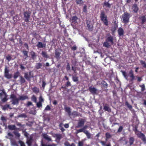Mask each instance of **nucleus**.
<instances>
[{
    "label": "nucleus",
    "mask_w": 146,
    "mask_h": 146,
    "mask_svg": "<svg viewBox=\"0 0 146 146\" xmlns=\"http://www.w3.org/2000/svg\"><path fill=\"white\" fill-rule=\"evenodd\" d=\"M111 45L113 44V36L110 35V34H108L106 36V41L103 44V46L107 48H109Z\"/></svg>",
    "instance_id": "f257e3e1"
},
{
    "label": "nucleus",
    "mask_w": 146,
    "mask_h": 146,
    "mask_svg": "<svg viewBox=\"0 0 146 146\" xmlns=\"http://www.w3.org/2000/svg\"><path fill=\"white\" fill-rule=\"evenodd\" d=\"M131 17L130 14L127 12H124L122 15V21L124 24H127L129 21V19Z\"/></svg>",
    "instance_id": "f03ea898"
},
{
    "label": "nucleus",
    "mask_w": 146,
    "mask_h": 146,
    "mask_svg": "<svg viewBox=\"0 0 146 146\" xmlns=\"http://www.w3.org/2000/svg\"><path fill=\"white\" fill-rule=\"evenodd\" d=\"M100 18L101 20L103 22L104 24L106 26H108V23L107 19V17L105 14V12L103 11H101Z\"/></svg>",
    "instance_id": "7ed1b4c3"
},
{
    "label": "nucleus",
    "mask_w": 146,
    "mask_h": 146,
    "mask_svg": "<svg viewBox=\"0 0 146 146\" xmlns=\"http://www.w3.org/2000/svg\"><path fill=\"white\" fill-rule=\"evenodd\" d=\"M10 98L11 99L12 104L13 105L18 104L19 103V98H17L16 96L13 94L10 95Z\"/></svg>",
    "instance_id": "20e7f679"
},
{
    "label": "nucleus",
    "mask_w": 146,
    "mask_h": 146,
    "mask_svg": "<svg viewBox=\"0 0 146 146\" xmlns=\"http://www.w3.org/2000/svg\"><path fill=\"white\" fill-rule=\"evenodd\" d=\"M31 12L29 11H25L23 13L24 18L25 22H29Z\"/></svg>",
    "instance_id": "39448f33"
},
{
    "label": "nucleus",
    "mask_w": 146,
    "mask_h": 146,
    "mask_svg": "<svg viewBox=\"0 0 146 146\" xmlns=\"http://www.w3.org/2000/svg\"><path fill=\"white\" fill-rule=\"evenodd\" d=\"M7 97V95L4 90L2 91V93H0V98L2 102H5L8 100Z\"/></svg>",
    "instance_id": "423d86ee"
},
{
    "label": "nucleus",
    "mask_w": 146,
    "mask_h": 146,
    "mask_svg": "<svg viewBox=\"0 0 146 146\" xmlns=\"http://www.w3.org/2000/svg\"><path fill=\"white\" fill-rule=\"evenodd\" d=\"M128 75L130 78L129 80V82L133 83V80H135V76H134L133 71L132 70L129 71Z\"/></svg>",
    "instance_id": "0eeeda50"
},
{
    "label": "nucleus",
    "mask_w": 146,
    "mask_h": 146,
    "mask_svg": "<svg viewBox=\"0 0 146 146\" xmlns=\"http://www.w3.org/2000/svg\"><path fill=\"white\" fill-rule=\"evenodd\" d=\"M85 123V120L84 119H81V120H80L78 123L77 125L76 126V128H79L83 126Z\"/></svg>",
    "instance_id": "6e6552de"
},
{
    "label": "nucleus",
    "mask_w": 146,
    "mask_h": 146,
    "mask_svg": "<svg viewBox=\"0 0 146 146\" xmlns=\"http://www.w3.org/2000/svg\"><path fill=\"white\" fill-rule=\"evenodd\" d=\"M86 23L88 30L90 31H92L93 30V26L91 24V22L89 20H86Z\"/></svg>",
    "instance_id": "1a4fd4ad"
},
{
    "label": "nucleus",
    "mask_w": 146,
    "mask_h": 146,
    "mask_svg": "<svg viewBox=\"0 0 146 146\" xmlns=\"http://www.w3.org/2000/svg\"><path fill=\"white\" fill-rule=\"evenodd\" d=\"M55 57L57 60H58L60 58V55L61 52L60 50L58 49H56L55 51Z\"/></svg>",
    "instance_id": "9d476101"
},
{
    "label": "nucleus",
    "mask_w": 146,
    "mask_h": 146,
    "mask_svg": "<svg viewBox=\"0 0 146 146\" xmlns=\"http://www.w3.org/2000/svg\"><path fill=\"white\" fill-rule=\"evenodd\" d=\"M88 90L93 95L97 94V92L98 91V90L94 87H92L91 86L89 88Z\"/></svg>",
    "instance_id": "9b49d317"
},
{
    "label": "nucleus",
    "mask_w": 146,
    "mask_h": 146,
    "mask_svg": "<svg viewBox=\"0 0 146 146\" xmlns=\"http://www.w3.org/2000/svg\"><path fill=\"white\" fill-rule=\"evenodd\" d=\"M137 135L138 137L141 138L143 142L146 141V137L144 134L140 132L139 133L137 134Z\"/></svg>",
    "instance_id": "f8f14e48"
},
{
    "label": "nucleus",
    "mask_w": 146,
    "mask_h": 146,
    "mask_svg": "<svg viewBox=\"0 0 146 146\" xmlns=\"http://www.w3.org/2000/svg\"><path fill=\"white\" fill-rule=\"evenodd\" d=\"M31 72H30L28 74V72H26L24 74V77L27 80L30 81L31 77H33V76H31Z\"/></svg>",
    "instance_id": "ddd939ff"
},
{
    "label": "nucleus",
    "mask_w": 146,
    "mask_h": 146,
    "mask_svg": "<svg viewBox=\"0 0 146 146\" xmlns=\"http://www.w3.org/2000/svg\"><path fill=\"white\" fill-rule=\"evenodd\" d=\"M139 19L141 21V24L142 25L146 22V18L145 16H140L139 17Z\"/></svg>",
    "instance_id": "4468645a"
},
{
    "label": "nucleus",
    "mask_w": 146,
    "mask_h": 146,
    "mask_svg": "<svg viewBox=\"0 0 146 146\" xmlns=\"http://www.w3.org/2000/svg\"><path fill=\"white\" fill-rule=\"evenodd\" d=\"M132 9L135 13H137L139 10V8L137 5L136 4H133L132 5Z\"/></svg>",
    "instance_id": "2eb2a0df"
},
{
    "label": "nucleus",
    "mask_w": 146,
    "mask_h": 146,
    "mask_svg": "<svg viewBox=\"0 0 146 146\" xmlns=\"http://www.w3.org/2000/svg\"><path fill=\"white\" fill-rule=\"evenodd\" d=\"M118 33L119 36H122L124 34V31L123 29L121 28H119L118 30Z\"/></svg>",
    "instance_id": "dca6fc26"
},
{
    "label": "nucleus",
    "mask_w": 146,
    "mask_h": 146,
    "mask_svg": "<svg viewBox=\"0 0 146 146\" xmlns=\"http://www.w3.org/2000/svg\"><path fill=\"white\" fill-rule=\"evenodd\" d=\"M64 109L65 111L68 114V115H70L71 111V109L70 107H67L66 106L64 107Z\"/></svg>",
    "instance_id": "f3484780"
},
{
    "label": "nucleus",
    "mask_w": 146,
    "mask_h": 146,
    "mask_svg": "<svg viewBox=\"0 0 146 146\" xmlns=\"http://www.w3.org/2000/svg\"><path fill=\"white\" fill-rule=\"evenodd\" d=\"M104 109L106 111L108 112H110L111 110L110 108L109 107L108 105L106 104L104 107Z\"/></svg>",
    "instance_id": "a211bd4d"
},
{
    "label": "nucleus",
    "mask_w": 146,
    "mask_h": 146,
    "mask_svg": "<svg viewBox=\"0 0 146 146\" xmlns=\"http://www.w3.org/2000/svg\"><path fill=\"white\" fill-rule=\"evenodd\" d=\"M28 99V97L26 95H22L20 96L19 97V100L23 101L26 99Z\"/></svg>",
    "instance_id": "6ab92c4d"
},
{
    "label": "nucleus",
    "mask_w": 146,
    "mask_h": 146,
    "mask_svg": "<svg viewBox=\"0 0 146 146\" xmlns=\"http://www.w3.org/2000/svg\"><path fill=\"white\" fill-rule=\"evenodd\" d=\"M46 46L45 44H43L42 42H38V44L36 45L37 47L38 48H43L45 47Z\"/></svg>",
    "instance_id": "aec40b11"
},
{
    "label": "nucleus",
    "mask_w": 146,
    "mask_h": 146,
    "mask_svg": "<svg viewBox=\"0 0 146 146\" xmlns=\"http://www.w3.org/2000/svg\"><path fill=\"white\" fill-rule=\"evenodd\" d=\"M86 129H84L83 127L82 128L80 129H79L76 130V133H79L80 132H83L84 133H85L87 130H86Z\"/></svg>",
    "instance_id": "412c9836"
},
{
    "label": "nucleus",
    "mask_w": 146,
    "mask_h": 146,
    "mask_svg": "<svg viewBox=\"0 0 146 146\" xmlns=\"http://www.w3.org/2000/svg\"><path fill=\"white\" fill-rule=\"evenodd\" d=\"M41 54L44 58H49V56L47 54V53L46 52L42 51Z\"/></svg>",
    "instance_id": "4be33fe9"
},
{
    "label": "nucleus",
    "mask_w": 146,
    "mask_h": 146,
    "mask_svg": "<svg viewBox=\"0 0 146 146\" xmlns=\"http://www.w3.org/2000/svg\"><path fill=\"white\" fill-rule=\"evenodd\" d=\"M135 141L134 138L133 137H131L129 139V145H131L133 144Z\"/></svg>",
    "instance_id": "5701e85b"
},
{
    "label": "nucleus",
    "mask_w": 146,
    "mask_h": 146,
    "mask_svg": "<svg viewBox=\"0 0 146 146\" xmlns=\"http://www.w3.org/2000/svg\"><path fill=\"white\" fill-rule=\"evenodd\" d=\"M44 138L48 141H52V140L51 138L49 137L46 134H44L43 135Z\"/></svg>",
    "instance_id": "b1692460"
},
{
    "label": "nucleus",
    "mask_w": 146,
    "mask_h": 146,
    "mask_svg": "<svg viewBox=\"0 0 146 146\" xmlns=\"http://www.w3.org/2000/svg\"><path fill=\"white\" fill-rule=\"evenodd\" d=\"M8 127L9 129L11 130H16V127L14 125H9L8 126Z\"/></svg>",
    "instance_id": "393cba45"
},
{
    "label": "nucleus",
    "mask_w": 146,
    "mask_h": 146,
    "mask_svg": "<svg viewBox=\"0 0 146 146\" xmlns=\"http://www.w3.org/2000/svg\"><path fill=\"white\" fill-rule=\"evenodd\" d=\"M4 76L8 79H10L12 77L11 74H9V72L4 73Z\"/></svg>",
    "instance_id": "a878e982"
},
{
    "label": "nucleus",
    "mask_w": 146,
    "mask_h": 146,
    "mask_svg": "<svg viewBox=\"0 0 146 146\" xmlns=\"http://www.w3.org/2000/svg\"><path fill=\"white\" fill-rule=\"evenodd\" d=\"M78 19V17L76 16L72 17L71 18V20L72 23L75 24L77 23V20Z\"/></svg>",
    "instance_id": "bb28decb"
},
{
    "label": "nucleus",
    "mask_w": 146,
    "mask_h": 146,
    "mask_svg": "<svg viewBox=\"0 0 146 146\" xmlns=\"http://www.w3.org/2000/svg\"><path fill=\"white\" fill-rule=\"evenodd\" d=\"M32 90L33 92L36 94H37L39 92V89L35 87L32 88Z\"/></svg>",
    "instance_id": "cd10ccee"
},
{
    "label": "nucleus",
    "mask_w": 146,
    "mask_h": 146,
    "mask_svg": "<svg viewBox=\"0 0 146 146\" xmlns=\"http://www.w3.org/2000/svg\"><path fill=\"white\" fill-rule=\"evenodd\" d=\"M70 114V115H69V116H73L74 117H75L78 116V115L77 112L76 111H74L72 112H71Z\"/></svg>",
    "instance_id": "c85d7f7f"
},
{
    "label": "nucleus",
    "mask_w": 146,
    "mask_h": 146,
    "mask_svg": "<svg viewBox=\"0 0 146 146\" xmlns=\"http://www.w3.org/2000/svg\"><path fill=\"white\" fill-rule=\"evenodd\" d=\"M140 62L141 65L142 66L143 68H146V62L144 61L140 60Z\"/></svg>",
    "instance_id": "c756f323"
},
{
    "label": "nucleus",
    "mask_w": 146,
    "mask_h": 146,
    "mask_svg": "<svg viewBox=\"0 0 146 146\" xmlns=\"http://www.w3.org/2000/svg\"><path fill=\"white\" fill-rule=\"evenodd\" d=\"M20 81L21 84H23L25 82V78L22 76H20Z\"/></svg>",
    "instance_id": "7c9ffc66"
},
{
    "label": "nucleus",
    "mask_w": 146,
    "mask_h": 146,
    "mask_svg": "<svg viewBox=\"0 0 146 146\" xmlns=\"http://www.w3.org/2000/svg\"><path fill=\"white\" fill-rule=\"evenodd\" d=\"M104 5L109 8H110L111 7V5L108 2L105 1L104 3Z\"/></svg>",
    "instance_id": "2f4dec72"
},
{
    "label": "nucleus",
    "mask_w": 146,
    "mask_h": 146,
    "mask_svg": "<svg viewBox=\"0 0 146 146\" xmlns=\"http://www.w3.org/2000/svg\"><path fill=\"white\" fill-rule=\"evenodd\" d=\"M8 108H9L10 109H11L12 108L10 107V105L9 104H6L5 105L3 108V109L5 110H7Z\"/></svg>",
    "instance_id": "473e14b6"
},
{
    "label": "nucleus",
    "mask_w": 146,
    "mask_h": 146,
    "mask_svg": "<svg viewBox=\"0 0 146 146\" xmlns=\"http://www.w3.org/2000/svg\"><path fill=\"white\" fill-rule=\"evenodd\" d=\"M42 66V64L40 63H36L35 65V68L37 69H40Z\"/></svg>",
    "instance_id": "72a5a7b5"
},
{
    "label": "nucleus",
    "mask_w": 146,
    "mask_h": 146,
    "mask_svg": "<svg viewBox=\"0 0 146 146\" xmlns=\"http://www.w3.org/2000/svg\"><path fill=\"white\" fill-rule=\"evenodd\" d=\"M75 1L77 5H82L84 3V2L82 0H76Z\"/></svg>",
    "instance_id": "f704fd0d"
},
{
    "label": "nucleus",
    "mask_w": 146,
    "mask_h": 146,
    "mask_svg": "<svg viewBox=\"0 0 146 146\" xmlns=\"http://www.w3.org/2000/svg\"><path fill=\"white\" fill-rule=\"evenodd\" d=\"M101 83L104 87L105 88H107L108 87V84L104 80L102 81Z\"/></svg>",
    "instance_id": "c9c22d12"
},
{
    "label": "nucleus",
    "mask_w": 146,
    "mask_h": 146,
    "mask_svg": "<svg viewBox=\"0 0 146 146\" xmlns=\"http://www.w3.org/2000/svg\"><path fill=\"white\" fill-rule=\"evenodd\" d=\"M23 53L24 54V55L25 56V59H26L28 57V51L26 50H23Z\"/></svg>",
    "instance_id": "e433bc0d"
},
{
    "label": "nucleus",
    "mask_w": 146,
    "mask_h": 146,
    "mask_svg": "<svg viewBox=\"0 0 146 146\" xmlns=\"http://www.w3.org/2000/svg\"><path fill=\"white\" fill-rule=\"evenodd\" d=\"M125 105L130 110H131L132 108V106L131 105L129 104L127 101H126L125 102Z\"/></svg>",
    "instance_id": "4c0bfd02"
},
{
    "label": "nucleus",
    "mask_w": 146,
    "mask_h": 146,
    "mask_svg": "<svg viewBox=\"0 0 146 146\" xmlns=\"http://www.w3.org/2000/svg\"><path fill=\"white\" fill-rule=\"evenodd\" d=\"M121 72L122 73V74L125 78L127 80V78L128 77V76L127 75L126 73L124 71H121Z\"/></svg>",
    "instance_id": "58836bf2"
},
{
    "label": "nucleus",
    "mask_w": 146,
    "mask_h": 146,
    "mask_svg": "<svg viewBox=\"0 0 146 146\" xmlns=\"http://www.w3.org/2000/svg\"><path fill=\"white\" fill-rule=\"evenodd\" d=\"M55 136L56 139L58 140H60L62 138V135L60 134H56Z\"/></svg>",
    "instance_id": "ea45409f"
},
{
    "label": "nucleus",
    "mask_w": 146,
    "mask_h": 146,
    "mask_svg": "<svg viewBox=\"0 0 146 146\" xmlns=\"http://www.w3.org/2000/svg\"><path fill=\"white\" fill-rule=\"evenodd\" d=\"M85 134L86 135L88 139H90L91 137V134L88 131L85 133Z\"/></svg>",
    "instance_id": "a19ab883"
},
{
    "label": "nucleus",
    "mask_w": 146,
    "mask_h": 146,
    "mask_svg": "<svg viewBox=\"0 0 146 146\" xmlns=\"http://www.w3.org/2000/svg\"><path fill=\"white\" fill-rule=\"evenodd\" d=\"M139 86L141 88V91L143 92L145 90V86L144 84H142L139 85Z\"/></svg>",
    "instance_id": "79ce46f5"
},
{
    "label": "nucleus",
    "mask_w": 146,
    "mask_h": 146,
    "mask_svg": "<svg viewBox=\"0 0 146 146\" xmlns=\"http://www.w3.org/2000/svg\"><path fill=\"white\" fill-rule=\"evenodd\" d=\"M19 72L17 71L15 73L14 76L13 78L14 79H16L19 76Z\"/></svg>",
    "instance_id": "37998d69"
},
{
    "label": "nucleus",
    "mask_w": 146,
    "mask_h": 146,
    "mask_svg": "<svg viewBox=\"0 0 146 146\" xmlns=\"http://www.w3.org/2000/svg\"><path fill=\"white\" fill-rule=\"evenodd\" d=\"M31 100L35 102H36L37 99L36 97L34 95H33L31 98Z\"/></svg>",
    "instance_id": "c03bdc74"
},
{
    "label": "nucleus",
    "mask_w": 146,
    "mask_h": 146,
    "mask_svg": "<svg viewBox=\"0 0 146 146\" xmlns=\"http://www.w3.org/2000/svg\"><path fill=\"white\" fill-rule=\"evenodd\" d=\"M16 125L17 126L20 127L21 128H23L25 126V125L21 124L20 123L18 122H16Z\"/></svg>",
    "instance_id": "a18cd8bd"
},
{
    "label": "nucleus",
    "mask_w": 146,
    "mask_h": 146,
    "mask_svg": "<svg viewBox=\"0 0 146 146\" xmlns=\"http://www.w3.org/2000/svg\"><path fill=\"white\" fill-rule=\"evenodd\" d=\"M27 143L28 145V146H31L32 143V139L31 138H30L29 140L27 141Z\"/></svg>",
    "instance_id": "49530a36"
},
{
    "label": "nucleus",
    "mask_w": 146,
    "mask_h": 146,
    "mask_svg": "<svg viewBox=\"0 0 146 146\" xmlns=\"http://www.w3.org/2000/svg\"><path fill=\"white\" fill-rule=\"evenodd\" d=\"M72 79L74 82L78 81V77L77 76H73Z\"/></svg>",
    "instance_id": "de8ad7c7"
},
{
    "label": "nucleus",
    "mask_w": 146,
    "mask_h": 146,
    "mask_svg": "<svg viewBox=\"0 0 146 146\" xmlns=\"http://www.w3.org/2000/svg\"><path fill=\"white\" fill-rule=\"evenodd\" d=\"M19 117L25 118L27 117V115L25 113H22L18 116Z\"/></svg>",
    "instance_id": "09e8293b"
},
{
    "label": "nucleus",
    "mask_w": 146,
    "mask_h": 146,
    "mask_svg": "<svg viewBox=\"0 0 146 146\" xmlns=\"http://www.w3.org/2000/svg\"><path fill=\"white\" fill-rule=\"evenodd\" d=\"M13 133L17 137H19L20 135L19 133L17 131H14L13 132Z\"/></svg>",
    "instance_id": "8fccbe9b"
},
{
    "label": "nucleus",
    "mask_w": 146,
    "mask_h": 146,
    "mask_svg": "<svg viewBox=\"0 0 146 146\" xmlns=\"http://www.w3.org/2000/svg\"><path fill=\"white\" fill-rule=\"evenodd\" d=\"M106 137L107 139H109L111 137V135L109 133H106Z\"/></svg>",
    "instance_id": "3c124183"
},
{
    "label": "nucleus",
    "mask_w": 146,
    "mask_h": 146,
    "mask_svg": "<svg viewBox=\"0 0 146 146\" xmlns=\"http://www.w3.org/2000/svg\"><path fill=\"white\" fill-rule=\"evenodd\" d=\"M87 6L86 5H85L83 7V12L85 13H86L87 12Z\"/></svg>",
    "instance_id": "603ef678"
},
{
    "label": "nucleus",
    "mask_w": 146,
    "mask_h": 146,
    "mask_svg": "<svg viewBox=\"0 0 146 146\" xmlns=\"http://www.w3.org/2000/svg\"><path fill=\"white\" fill-rule=\"evenodd\" d=\"M31 56L32 59H34L36 56V54L34 52H32L31 53Z\"/></svg>",
    "instance_id": "864d4df0"
},
{
    "label": "nucleus",
    "mask_w": 146,
    "mask_h": 146,
    "mask_svg": "<svg viewBox=\"0 0 146 146\" xmlns=\"http://www.w3.org/2000/svg\"><path fill=\"white\" fill-rule=\"evenodd\" d=\"M39 102L42 103L44 102V100L42 96H40L39 98Z\"/></svg>",
    "instance_id": "5fc2aeb1"
},
{
    "label": "nucleus",
    "mask_w": 146,
    "mask_h": 146,
    "mask_svg": "<svg viewBox=\"0 0 146 146\" xmlns=\"http://www.w3.org/2000/svg\"><path fill=\"white\" fill-rule=\"evenodd\" d=\"M36 106L38 108H40L42 106V103L38 102H37L36 103Z\"/></svg>",
    "instance_id": "6e6d98bb"
},
{
    "label": "nucleus",
    "mask_w": 146,
    "mask_h": 146,
    "mask_svg": "<svg viewBox=\"0 0 146 146\" xmlns=\"http://www.w3.org/2000/svg\"><path fill=\"white\" fill-rule=\"evenodd\" d=\"M123 127H122V126H119V128L118 130H117V132L118 133H119V132H121L122 130L123 129Z\"/></svg>",
    "instance_id": "4d7b16f0"
},
{
    "label": "nucleus",
    "mask_w": 146,
    "mask_h": 146,
    "mask_svg": "<svg viewBox=\"0 0 146 146\" xmlns=\"http://www.w3.org/2000/svg\"><path fill=\"white\" fill-rule=\"evenodd\" d=\"M6 58L8 60V62H9L11 60L12 57L11 56L9 55L6 56Z\"/></svg>",
    "instance_id": "13d9d810"
},
{
    "label": "nucleus",
    "mask_w": 146,
    "mask_h": 146,
    "mask_svg": "<svg viewBox=\"0 0 146 146\" xmlns=\"http://www.w3.org/2000/svg\"><path fill=\"white\" fill-rule=\"evenodd\" d=\"M66 68L67 71L70 70V67L69 63H67V65L66 66Z\"/></svg>",
    "instance_id": "bf43d9fd"
},
{
    "label": "nucleus",
    "mask_w": 146,
    "mask_h": 146,
    "mask_svg": "<svg viewBox=\"0 0 146 146\" xmlns=\"http://www.w3.org/2000/svg\"><path fill=\"white\" fill-rule=\"evenodd\" d=\"M42 146H55L54 144H48L47 145L44 144L42 143Z\"/></svg>",
    "instance_id": "052dcab7"
},
{
    "label": "nucleus",
    "mask_w": 146,
    "mask_h": 146,
    "mask_svg": "<svg viewBox=\"0 0 146 146\" xmlns=\"http://www.w3.org/2000/svg\"><path fill=\"white\" fill-rule=\"evenodd\" d=\"M22 131L24 133V135L26 137H27L28 136V134L27 132L25 131V130H22Z\"/></svg>",
    "instance_id": "680f3d73"
},
{
    "label": "nucleus",
    "mask_w": 146,
    "mask_h": 146,
    "mask_svg": "<svg viewBox=\"0 0 146 146\" xmlns=\"http://www.w3.org/2000/svg\"><path fill=\"white\" fill-rule=\"evenodd\" d=\"M136 77L137 78V80L138 82H140L142 80V78L141 77H138L137 76Z\"/></svg>",
    "instance_id": "e2e57ef3"
},
{
    "label": "nucleus",
    "mask_w": 146,
    "mask_h": 146,
    "mask_svg": "<svg viewBox=\"0 0 146 146\" xmlns=\"http://www.w3.org/2000/svg\"><path fill=\"white\" fill-rule=\"evenodd\" d=\"M32 105V103L31 102L28 101L26 104V106L27 107H28Z\"/></svg>",
    "instance_id": "0e129e2a"
},
{
    "label": "nucleus",
    "mask_w": 146,
    "mask_h": 146,
    "mask_svg": "<svg viewBox=\"0 0 146 146\" xmlns=\"http://www.w3.org/2000/svg\"><path fill=\"white\" fill-rule=\"evenodd\" d=\"M46 85V83L44 81H42V87L43 89H44L45 86Z\"/></svg>",
    "instance_id": "69168bd1"
},
{
    "label": "nucleus",
    "mask_w": 146,
    "mask_h": 146,
    "mask_svg": "<svg viewBox=\"0 0 146 146\" xmlns=\"http://www.w3.org/2000/svg\"><path fill=\"white\" fill-rule=\"evenodd\" d=\"M83 142L82 141H79L78 143V146H83Z\"/></svg>",
    "instance_id": "338daca9"
},
{
    "label": "nucleus",
    "mask_w": 146,
    "mask_h": 146,
    "mask_svg": "<svg viewBox=\"0 0 146 146\" xmlns=\"http://www.w3.org/2000/svg\"><path fill=\"white\" fill-rule=\"evenodd\" d=\"M19 143L21 145V146H25L24 143L21 141H19Z\"/></svg>",
    "instance_id": "774afa93"
}]
</instances>
